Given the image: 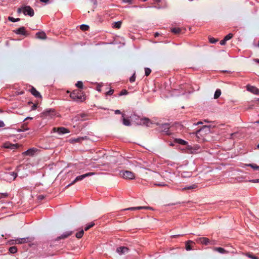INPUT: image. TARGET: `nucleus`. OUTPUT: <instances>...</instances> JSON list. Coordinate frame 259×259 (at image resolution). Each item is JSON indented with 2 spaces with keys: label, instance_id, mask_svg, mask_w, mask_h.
Returning <instances> with one entry per match:
<instances>
[{
  "label": "nucleus",
  "instance_id": "1",
  "mask_svg": "<svg viewBox=\"0 0 259 259\" xmlns=\"http://www.w3.org/2000/svg\"><path fill=\"white\" fill-rule=\"evenodd\" d=\"M95 175L94 172H90L86 173L85 174L82 175L81 176H79L76 177V178L69 184H68L66 187H68L73 184H74L76 182L78 181H80L82 180L83 179L85 178L86 177L92 176Z\"/></svg>",
  "mask_w": 259,
  "mask_h": 259
},
{
  "label": "nucleus",
  "instance_id": "2",
  "mask_svg": "<svg viewBox=\"0 0 259 259\" xmlns=\"http://www.w3.org/2000/svg\"><path fill=\"white\" fill-rule=\"evenodd\" d=\"M120 175L125 179L133 180L135 178V174L131 171H121Z\"/></svg>",
  "mask_w": 259,
  "mask_h": 259
},
{
  "label": "nucleus",
  "instance_id": "3",
  "mask_svg": "<svg viewBox=\"0 0 259 259\" xmlns=\"http://www.w3.org/2000/svg\"><path fill=\"white\" fill-rule=\"evenodd\" d=\"M23 14L25 15H28L30 17L34 16V12L33 9L29 6H23Z\"/></svg>",
  "mask_w": 259,
  "mask_h": 259
},
{
  "label": "nucleus",
  "instance_id": "4",
  "mask_svg": "<svg viewBox=\"0 0 259 259\" xmlns=\"http://www.w3.org/2000/svg\"><path fill=\"white\" fill-rule=\"evenodd\" d=\"M196 241L198 243H201L204 245H208V244H210L212 245L214 244V241L212 242H211L209 239L205 237H201V238H198Z\"/></svg>",
  "mask_w": 259,
  "mask_h": 259
},
{
  "label": "nucleus",
  "instance_id": "5",
  "mask_svg": "<svg viewBox=\"0 0 259 259\" xmlns=\"http://www.w3.org/2000/svg\"><path fill=\"white\" fill-rule=\"evenodd\" d=\"M5 178L7 181H14L17 176V172H9L5 174Z\"/></svg>",
  "mask_w": 259,
  "mask_h": 259
},
{
  "label": "nucleus",
  "instance_id": "6",
  "mask_svg": "<svg viewBox=\"0 0 259 259\" xmlns=\"http://www.w3.org/2000/svg\"><path fill=\"white\" fill-rule=\"evenodd\" d=\"M70 98L74 101H82V96L81 95H78V92H76L75 91H74L72 92L70 95Z\"/></svg>",
  "mask_w": 259,
  "mask_h": 259
},
{
  "label": "nucleus",
  "instance_id": "7",
  "mask_svg": "<svg viewBox=\"0 0 259 259\" xmlns=\"http://www.w3.org/2000/svg\"><path fill=\"white\" fill-rule=\"evenodd\" d=\"M53 131L54 132H57L58 134L60 135L69 133V130L64 127H60L58 128L54 127L53 128Z\"/></svg>",
  "mask_w": 259,
  "mask_h": 259
},
{
  "label": "nucleus",
  "instance_id": "8",
  "mask_svg": "<svg viewBox=\"0 0 259 259\" xmlns=\"http://www.w3.org/2000/svg\"><path fill=\"white\" fill-rule=\"evenodd\" d=\"M246 89L248 91L253 94L259 95V89L255 87L247 85L246 86Z\"/></svg>",
  "mask_w": 259,
  "mask_h": 259
},
{
  "label": "nucleus",
  "instance_id": "9",
  "mask_svg": "<svg viewBox=\"0 0 259 259\" xmlns=\"http://www.w3.org/2000/svg\"><path fill=\"white\" fill-rule=\"evenodd\" d=\"M3 147L5 148L14 150V149L18 148V145L17 144H12L10 142H6L4 144Z\"/></svg>",
  "mask_w": 259,
  "mask_h": 259
},
{
  "label": "nucleus",
  "instance_id": "10",
  "mask_svg": "<svg viewBox=\"0 0 259 259\" xmlns=\"http://www.w3.org/2000/svg\"><path fill=\"white\" fill-rule=\"evenodd\" d=\"M128 248L125 246H120L116 249L117 252L119 255L125 254L128 252Z\"/></svg>",
  "mask_w": 259,
  "mask_h": 259
},
{
  "label": "nucleus",
  "instance_id": "11",
  "mask_svg": "<svg viewBox=\"0 0 259 259\" xmlns=\"http://www.w3.org/2000/svg\"><path fill=\"white\" fill-rule=\"evenodd\" d=\"M161 131L162 132L165 133L167 135H169V124L168 123H165L164 124H162L160 126Z\"/></svg>",
  "mask_w": 259,
  "mask_h": 259
},
{
  "label": "nucleus",
  "instance_id": "12",
  "mask_svg": "<svg viewBox=\"0 0 259 259\" xmlns=\"http://www.w3.org/2000/svg\"><path fill=\"white\" fill-rule=\"evenodd\" d=\"M151 209L150 207L149 206H138V207H132L127 208L126 209H123V210H140V209Z\"/></svg>",
  "mask_w": 259,
  "mask_h": 259
},
{
  "label": "nucleus",
  "instance_id": "13",
  "mask_svg": "<svg viewBox=\"0 0 259 259\" xmlns=\"http://www.w3.org/2000/svg\"><path fill=\"white\" fill-rule=\"evenodd\" d=\"M150 122V119L148 118L144 117L141 118L140 121L138 123L139 124L141 125H145L146 126H149V123Z\"/></svg>",
  "mask_w": 259,
  "mask_h": 259
},
{
  "label": "nucleus",
  "instance_id": "14",
  "mask_svg": "<svg viewBox=\"0 0 259 259\" xmlns=\"http://www.w3.org/2000/svg\"><path fill=\"white\" fill-rule=\"evenodd\" d=\"M30 93L36 98H41V96L34 87H32L30 90Z\"/></svg>",
  "mask_w": 259,
  "mask_h": 259
},
{
  "label": "nucleus",
  "instance_id": "15",
  "mask_svg": "<svg viewBox=\"0 0 259 259\" xmlns=\"http://www.w3.org/2000/svg\"><path fill=\"white\" fill-rule=\"evenodd\" d=\"M14 32L17 34H22L23 35H26V30L24 27H20L14 31Z\"/></svg>",
  "mask_w": 259,
  "mask_h": 259
},
{
  "label": "nucleus",
  "instance_id": "16",
  "mask_svg": "<svg viewBox=\"0 0 259 259\" xmlns=\"http://www.w3.org/2000/svg\"><path fill=\"white\" fill-rule=\"evenodd\" d=\"M28 241V238H17L15 240L16 244H23Z\"/></svg>",
  "mask_w": 259,
  "mask_h": 259
},
{
  "label": "nucleus",
  "instance_id": "17",
  "mask_svg": "<svg viewBox=\"0 0 259 259\" xmlns=\"http://www.w3.org/2000/svg\"><path fill=\"white\" fill-rule=\"evenodd\" d=\"M204 131L206 133H209L210 131V126L204 125L199 130H197L196 132V134H198L199 133Z\"/></svg>",
  "mask_w": 259,
  "mask_h": 259
},
{
  "label": "nucleus",
  "instance_id": "18",
  "mask_svg": "<svg viewBox=\"0 0 259 259\" xmlns=\"http://www.w3.org/2000/svg\"><path fill=\"white\" fill-rule=\"evenodd\" d=\"M71 234H72L71 231H67V232L64 233L63 234H62L59 237H58L57 238V240L66 238L68 237V236H69L70 235H71Z\"/></svg>",
  "mask_w": 259,
  "mask_h": 259
},
{
  "label": "nucleus",
  "instance_id": "19",
  "mask_svg": "<svg viewBox=\"0 0 259 259\" xmlns=\"http://www.w3.org/2000/svg\"><path fill=\"white\" fill-rule=\"evenodd\" d=\"M36 36L37 38L42 39H45L46 38V34L43 32H38L36 33Z\"/></svg>",
  "mask_w": 259,
  "mask_h": 259
},
{
  "label": "nucleus",
  "instance_id": "20",
  "mask_svg": "<svg viewBox=\"0 0 259 259\" xmlns=\"http://www.w3.org/2000/svg\"><path fill=\"white\" fill-rule=\"evenodd\" d=\"M36 151V149L35 148H30L24 152V154L26 155L32 156L34 155L35 152Z\"/></svg>",
  "mask_w": 259,
  "mask_h": 259
},
{
  "label": "nucleus",
  "instance_id": "21",
  "mask_svg": "<svg viewBox=\"0 0 259 259\" xmlns=\"http://www.w3.org/2000/svg\"><path fill=\"white\" fill-rule=\"evenodd\" d=\"M44 115L45 116H52L53 115H54V110H51V109H50V110H46L43 113Z\"/></svg>",
  "mask_w": 259,
  "mask_h": 259
},
{
  "label": "nucleus",
  "instance_id": "22",
  "mask_svg": "<svg viewBox=\"0 0 259 259\" xmlns=\"http://www.w3.org/2000/svg\"><path fill=\"white\" fill-rule=\"evenodd\" d=\"M192 173L191 171H182L181 175L183 178H190L192 176Z\"/></svg>",
  "mask_w": 259,
  "mask_h": 259
},
{
  "label": "nucleus",
  "instance_id": "23",
  "mask_svg": "<svg viewBox=\"0 0 259 259\" xmlns=\"http://www.w3.org/2000/svg\"><path fill=\"white\" fill-rule=\"evenodd\" d=\"M213 250L215 251H218L220 253H225L227 251L222 247H213Z\"/></svg>",
  "mask_w": 259,
  "mask_h": 259
},
{
  "label": "nucleus",
  "instance_id": "24",
  "mask_svg": "<svg viewBox=\"0 0 259 259\" xmlns=\"http://www.w3.org/2000/svg\"><path fill=\"white\" fill-rule=\"evenodd\" d=\"M175 141L179 144H181V145H186L187 144V142L182 140V139H176L175 140Z\"/></svg>",
  "mask_w": 259,
  "mask_h": 259
},
{
  "label": "nucleus",
  "instance_id": "25",
  "mask_svg": "<svg viewBox=\"0 0 259 259\" xmlns=\"http://www.w3.org/2000/svg\"><path fill=\"white\" fill-rule=\"evenodd\" d=\"M123 117V124L126 126H130L131 125V122L129 119L124 118V114H122Z\"/></svg>",
  "mask_w": 259,
  "mask_h": 259
},
{
  "label": "nucleus",
  "instance_id": "26",
  "mask_svg": "<svg viewBox=\"0 0 259 259\" xmlns=\"http://www.w3.org/2000/svg\"><path fill=\"white\" fill-rule=\"evenodd\" d=\"M121 21H117L113 23V27L115 28L119 29L121 27Z\"/></svg>",
  "mask_w": 259,
  "mask_h": 259
},
{
  "label": "nucleus",
  "instance_id": "27",
  "mask_svg": "<svg viewBox=\"0 0 259 259\" xmlns=\"http://www.w3.org/2000/svg\"><path fill=\"white\" fill-rule=\"evenodd\" d=\"M221 95V91L220 89H217L214 94V99H218Z\"/></svg>",
  "mask_w": 259,
  "mask_h": 259
},
{
  "label": "nucleus",
  "instance_id": "28",
  "mask_svg": "<svg viewBox=\"0 0 259 259\" xmlns=\"http://www.w3.org/2000/svg\"><path fill=\"white\" fill-rule=\"evenodd\" d=\"M189 243H194V242H193V241H191V240H189V241H188L186 242V249L187 250H190L192 249V247L189 244Z\"/></svg>",
  "mask_w": 259,
  "mask_h": 259
},
{
  "label": "nucleus",
  "instance_id": "29",
  "mask_svg": "<svg viewBox=\"0 0 259 259\" xmlns=\"http://www.w3.org/2000/svg\"><path fill=\"white\" fill-rule=\"evenodd\" d=\"M171 31L172 33L177 34L181 32V29L180 28H172L171 29Z\"/></svg>",
  "mask_w": 259,
  "mask_h": 259
},
{
  "label": "nucleus",
  "instance_id": "30",
  "mask_svg": "<svg viewBox=\"0 0 259 259\" xmlns=\"http://www.w3.org/2000/svg\"><path fill=\"white\" fill-rule=\"evenodd\" d=\"M83 139V138H74V139H71L70 140V141L72 143H77V142H80Z\"/></svg>",
  "mask_w": 259,
  "mask_h": 259
},
{
  "label": "nucleus",
  "instance_id": "31",
  "mask_svg": "<svg viewBox=\"0 0 259 259\" xmlns=\"http://www.w3.org/2000/svg\"><path fill=\"white\" fill-rule=\"evenodd\" d=\"M83 233H84L83 230H81L80 231H79L78 232H77L76 233L75 236L77 238H79V239L81 238L82 237V236H83Z\"/></svg>",
  "mask_w": 259,
  "mask_h": 259
},
{
  "label": "nucleus",
  "instance_id": "32",
  "mask_svg": "<svg viewBox=\"0 0 259 259\" xmlns=\"http://www.w3.org/2000/svg\"><path fill=\"white\" fill-rule=\"evenodd\" d=\"M9 251L11 253H15L17 251V248L16 246H12L9 248Z\"/></svg>",
  "mask_w": 259,
  "mask_h": 259
},
{
  "label": "nucleus",
  "instance_id": "33",
  "mask_svg": "<svg viewBox=\"0 0 259 259\" xmlns=\"http://www.w3.org/2000/svg\"><path fill=\"white\" fill-rule=\"evenodd\" d=\"M8 20L11 22H16L19 21L20 20V18H14L12 17H9Z\"/></svg>",
  "mask_w": 259,
  "mask_h": 259
},
{
  "label": "nucleus",
  "instance_id": "34",
  "mask_svg": "<svg viewBox=\"0 0 259 259\" xmlns=\"http://www.w3.org/2000/svg\"><path fill=\"white\" fill-rule=\"evenodd\" d=\"M197 187V186L196 184H194L191 186L185 187L184 188H183V190L193 189H195Z\"/></svg>",
  "mask_w": 259,
  "mask_h": 259
},
{
  "label": "nucleus",
  "instance_id": "35",
  "mask_svg": "<svg viewBox=\"0 0 259 259\" xmlns=\"http://www.w3.org/2000/svg\"><path fill=\"white\" fill-rule=\"evenodd\" d=\"M76 87L79 89H82L83 88V83L81 81H78L75 84Z\"/></svg>",
  "mask_w": 259,
  "mask_h": 259
},
{
  "label": "nucleus",
  "instance_id": "36",
  "mask_svg": "<svg viewBox=\"0 0 259 259\" xmlns=\"http://www.w3.org/2000/svg\"><path fill=\"white\" fill-rule=\"evenodd\" d=\"M80 28L82 30L85 31L89 28V26L87 25L82 24L80 25Z\"/></svg>",
  "mask_w": 259,
  "mask_h": 259
},
{
  "label": "nucleus",
  "instance_id": "37",
  "mask_svg": "<svg viewBox=\"0 0 259 259\" xmlns=\"http://www.w3.org/2000/svg\"><path fill=\"white\" fill-rule=\"evenodd\" d=\"M151 72V70L149 68H145V75L146 76H148L150 73Z\"/></svg>",
  "mask_w": 259,
  "mask_h": 259
},
{
  "label": "nucleus",
  "instance_id": "38",
  "mask_svg": "<svg viewBox=\"0 0 259 259\" xmlns=\"http://www.w3.org/2000/svg\"><path fill=\"white\" fill-rule=\"evenodd\" d=\"M95 225V224L94 223H91L90 224L88 225L85 228L84 230L85 231H87L89 230L91 228L93 227Z\"/></svg>",
  "mask_w": 259,
  "mask_h": 259
},
{
  "label": "nucleus",
  "instance_id": "39",
  "mask_svg": "<svg viewBox=\"0 0 259 259\" xmlns=\"http://www.w3.org/2000/svg\"><path fill=\"white\" fill-rule=\"evenodd\" d=\"M247 165L252 167L254 169L257 170L259 169V166L254 164H248Z\"/></svg>",
  "mask_w": 259,
  "mask_h": 259
},
{
  "label": "nucleus",
  "instance_id": "40",
  "mask_svg": "<svg viewBox=\"0 0 259 259\" xmlns=\"http://www.w3.org/2000/svg\"><path fill=\"white\" fill-rule=\"evenodd\" d=\"M233 36V34L232 33H229L224 38L226 40H228L230 39Z\"/></svg>",
  "mask_w": 259,
  "mask_h": 259
},
{
  "label": "nucleus",
  "instance_id": "41",
  "mask_svg": "<svg viewBox=\"0 0 259 259\" xmlns=\"http://www.w3.org/2000/svg\"><path fill=\"white\" fill-rule=\"evenodd\" d=\"M128 94L127 91L126 90H123L121 91L119 94V96L125 95Z\"/></svg>",
  "mask_w": 259,
  "mask_h": 259
},
{
  "label": "nucleus",
  "instance_id": "42",
  "mask_svg": "<svg viewBox=\"0 0 259 259\" xmlns=\"http://www.w3.org/2000/svg\"><path fill=\"white\" fill-rule=\"evenodd\" d=\"M154 185L155 186H166V184H165V183H154Z\"/></svg>",
  "mask_w": 259,
  "mask_h": 259
},
{
  "label": "nucleus",
  "instance_id": "43",
  "mask_svg": "<svg viewBox=\"0 0 259 259\" xmlns=\"http://www.w3.org/2000/svg\"><path fill=\"white\" fill-rule=\"evenodd\" d=\"M136 76L135 73H134L130 78V81L131 82H134L135 81Z\"/></svg>",
  "mask_w": 259,
  "mask_h": 259
},
{
  "label": "nucleus",
  "instance_id": "44",
  "mask_svg": "<svg viewBox=\"0 0 259 259\" xmlns=\"http://www.w3.org/2000/svg\"><path fill=\"white\" fill-rule=\"evenodd\" d=\"M8 196V194L7 193L0 194V199L2 198H6Z\"/></svg>",
  "mask_w": 259,
  "mask_h": 259
},
{
  "label": "nucleus",
  "instance_id": "45",
  "mask_svg": "<svg viewBox=\"0 0 259 259\" xmlns=\"http://www.w3.org/2000/svg\"><path fill=\"white\" fill-rule=\"evenodd\" d=\"M17 13L18 14H20L21 13H23V6H22L20 8H19L17 10Z\"/></svg>",
  "mask_w": 259,
  "mask_h": 259
},
{
  "label": "nucleus",
  "instance_id": "46",
  "mask_svg": "<svg viewBox=\"0 0 259 259\" xmlns=\"http://www.w3.org/2000/svg\"><path fill=\"white\" fill-rule=\"evenodd\" d=\"M21 127L23 128V130H20V131H19L20 132L25 131H27L29 130L28 128L26 127V125H25V124H23Z\"/></svg>",
  "mask_w": 259,
  "mask_h": 259
},
{
  "label": "nucleus",
  "instance_id": "47",
  "mask_svg": "<svg viewBox=\"0 0 259 259\" xmlns=\"http://www.w3.org/2000/svg\"><path fill=\"white\" fill-rule=\"evenodd\" d=\"M217 41H218V40L215 39L214 38H209V41L211 44H215Z\"/></svg>",
  "mask_w": 259,
  "mask_h": 259
},
{
  "label": "nucleus",
  "instance_id": "48",
  "mask_svg": "<svg viewBox=\"0 0 259 259\" xmlns=\"http://www.w3.org/2000/svg\"><path fill=\"white\" fill-rule=\"evenodd\" d=\"M114 93V90L112 89H110L108 92H107V95H112Z\"/></svg>",
  "mask_w": 259,
  "mask_h": 259
},
{
  "label": "nucleus",
  "instance_id": "49",
  "mask_svg": "<svg viewBox=\"0 0 259 259\" xmlns=\"http://www.w3.org/2000/svg\"><path fill=\"white\" fill-rule=\"evenodd\" d=\"M37 104H33V105L31 107V109L32 110H35L37 108Z\"/></svg>",
  "mask_w": 259,
  "mask_h": 259
},
{
  "label": "nucleus",
  "instance_id": "50",
  "mask_svg": "<svg viewBox=\"0 0 259 259\" xmlns=\"http://www.w3.org/2000/svg\"><path fill=\"white\" fill-rule=\"evenodd\" d=\"M248 256L252 259H258V257L251 254H249Z\"/></svg>",
  "mask_w": 259,
  "mask_h": 259
},
{
  "label": "nucleus",
  "instance_id": "51",
  "mask_svg": "<svg viewBox=\"0 0 259 259\" xmlns=\"http://www.w3.org/2000/svg\"><path fill=\"white\" fill-rule=\"evenodd\" d=\"M226 40L224 38L223 39H222V40H221L220 41V44L221 45H225L226 42Z\"/></svg>",
  "mask_w": 259,
  "mask_h": 259
},
{
  "label": "nucleus",
  "instance_id": "52",
  "mask_svg": "<svg viewBox=\"0 0 259 259\" xmlns=\"http://www.w3.org/2000/svg\"><path fill=\"white\" fill-rule=\"evenodd\" d=\"M5 125L4 122L2 120H0V127H3Z\"/></svg>",
  "mask_w": 259,
  "mask_h": 259
},
{
  "label": "nucleus",
  "instance_id": "53",
  "mask_svg": "<svg viewBox=\"0 0 259 259\" xmlns=\"http://www.w3.org/2000/svg\"><path fill=\"white\" fill-rule=\"evenodd\" d=\"M250 182L252 183H259V179L251 180Z\"/></svg>",
  "mask_w": 259,
  "mask_h": 259
},
{
  "label": "nucleus",
  "instance_id": "54",
  "mask_svg": "<svg viewBox=\"0 0 259 259\" xmlns=\"http://www.w3.org/2000/svg\"><path fill=\"white\" fill-rule=\"evenodd\" d=\"M92 3H93L95 6H97V0H91Z\"/></svg>",
  "mask_w": 259,
  "mask_h": 259
},
{
  "label": "nucleus",
  "instance_id": "55",
  "mask_svg": "<svg viewBox=\"0 0 259 259\" xmlns=\"http://www.w3.org/2000/svg\"><path fill=\"white\" fill-rule=\"evenodd\" d=\"M133 0H122V1L126 3L131 4Z\"/></svg>",
  "mask_w": 259,
  "mask_h": 259
},
{
  "label": "nucleus",
  "instance_id": "56",
  "mask_svg": "<svg viewBox=\"0 0 259 259\" xmlns=\"http://www.w3.org/2000/svg\"><path fill=\"white\" fill-rule=\"evenodd\" d=\"M114 112H115V114H116L121 113L119 110H115Z\"/></svg>",
  "mask_w": 259,
  "mask_h": 259
},
{
  "label": "nucleus",
  "instance_id": "57",
  "mask_svg": "<svg viewBox=\"0 0 259 259\" xmlns=\"http://www.w3.org/2000/svg\"><path fill=\"white\" fill-rule=\"evenodd\" d=\"M44 197H44V196H43V195H39V196H38V199H39V200H42V199L44 198Z\"/></svg>",
  "mask_w": 259,
  "mask_h": 259
},
{
  "label": "nucleus",
  "instance_id": "58",
  "mask_svg": "<svg viewBox=\"0 0 259 259\" xmlns=\"http://www.w3.org/2000/svg\"><path fill=\"white\" fill-rule=\"evenodd\" d=\"M41 2L47 3L49 2V0H39Z\"/></svg>",
  "mask_w": 259,
  "mask_h": 259
},
{
  "label": "nucleus",
  "instance_id": "59",
  "mask_svg": "<svg viewBox=\"0 0 259 259\" xmlns=\"http://www.w3.org/2000/svg\"><path fill=\"white\" fill-rule=\"evenodd\" d=\"M21 167H22V166H21V165H20V166H18V167H17V172H19V170L20 169V168H21Z\"/></svg>",
  "mask_w": 259,
  "mask_h": 259
},
{
  "label": "nucleus",
  "instance_id": "60",
  "mask_svg": "<svg viewBox=\"0 0 259 259\" xmlns=\"http://www.w3.org/2000/svg\"><path fill=\"white\" fill-rule=\"evenodd\" d=\"M32 119V117H26L25 119H24V121L25 120H26L27 119Z\"/></svg>",
  "mask_w": 259,
  "mask_h": 259
},
{
  "label": "nucleus",
  "instance_id": "61",
  "mask_svg": "<svg viewBox=\"0 0 259 259\" xmlns=\"http://www.w3.org/2000/svg\"><path fill=\"white\" fill-rule=\"evenodd\" d=\"M159 35V33L158 32H156L155 34H154V36L155 37H157Z\"/></svg>",
  "mask_w": 259,
  "mask_h": 259
},
{
  "label": "nucleus",
  "instance_id": "62",
  "mask_svg": "<svg viewBox=\"0 0 259 259\" xmlns=\"http://www.w3.org/2000/svg\"><path fill=\"white\" fill-rule=\"evenodd\" d=\"M202 124V122L199 121V122H197L196 124H195V125H198V124Z\"/></svg>",
  "mask_w": 259,
  "mask_h": 259
},
{
  "label": "nucleus",
  "instance_id": "63",
  "mask_svg": "<svg viewBox=\"0 0 259 259\" xmlns=\"http://www.w3.org/2000/svg\"><path fill=\"white\" fill-rule=\"evenodd\" d=\"M255 62H257L259 64V59H255Z\"/></svg>",
  "mask_w": 259,
  "mask_h": 259
},
{
  "label": "nucleus",
  "instance_id": "64",
  "mask_svg": "<svg viewBox=\"0 0 259 259\" xmlns=\"http://www.w3.org/2000/svg\"><path fill=\"white\" fill-rule=\"evenodd\" d=\"M97 91H99V92H100L101 91V89L100 88H98L97 89Z\"/></svg>",
  "mask_w": 259,
  "mask_h": 259
}]
</instances>
